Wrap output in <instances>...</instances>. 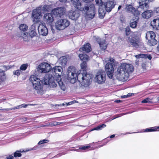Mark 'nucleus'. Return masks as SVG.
I'll list each match as a JSON object with an SVG mask.
<instances>
[{
	"mask_svg": "<svg viewBox=\"0 0 159 159\" xmlns=\"http://www.w3.org/2000/svg\"><path fill=\"white\" fill-rule=\"evenodd\" d=\"M134 70L133 66L131 64L122 63L115 72L116 78L122 81H126L129 77V73Z\"/></svg>",
	"mask_w": 159,
	"mask_h": 159,
	"instance_id": "nucleus-1",
	"label": "nucleus"
},
{
	"mask_svg": "<svg viewBox=\"0 0 159 159\" xmlns=\"http://www.w3.org/2000/svg\"><path fill=\"white\" fill-rule=\"evenodd\" d=\"M30 80L33 84L34 89L39 94H42L43 93V81L34 75H32L30 78Z\"/></svg>",
	"mask_w": 159,
	"mask_h": 159,
	"instance_id": "nucleus-2",
	"label": "nucleus"
},
{
	"mask_svg": "<svg viewBox=\"0 0 159 159\" xmlns=\"http://www.w3.org/2000/svg\"><path fill=\"white\" fill-rule=\"evenodd\" d=\"M128 42L135 48H138L143 45L140 39L135 34L131 35L129 37Z\"/></svg>",
	"mask_w": 159,
	"mask_h": 159,
	"instance_id": "nucleus-3",
	"label": "nucleus"
},
{
	"mask_svg": "<svg viewBox=\"0 0 159 159\" xmlns=\"http://www.w3.org/2000/svg\"><path fill=\"white\" fill-rule=\"evenodd\" d=\"M84 11L86 12V14L88 17L93 19L94 16L95 14V11L94 6L93 4L87 5L85 6L84 8Z\"/></svg>",
	"mask_w": 159,
	"mask_h": 159,
	"instance_id": "nucleus-4",
	"label": "nucleus"
},
{
	"mask_svg": "<svg viewBox=\"0 0 159 159\" xmlns=\"http://www.w3.org/2000/svg\"><path fill=\"white\" fill-rule=\"evenodd\" d=\"M95 80L99 84L104 83L106 80V73L105 71L100 70L96 73Z\"/></svg>",
	"mask_w": 159,
	"mask_h": 159,
	"instance_id": "nucleus-5",
	"label": "nucleus"
},
{
	"mask_svg": "<svg viewBox=\"0 0 159 159\" xmlns=\"http://www.w3.org/2000/svg\"><path fill=\"white\" fill-rule=\"evenodd\" d=\"M105 62H107V61H109L105 66L106 70L114 71V67L117 65L118 63L113 58L110 57L105 59Z\"/></svg>",
	"mask_w": 159,
	"mask_h": 159,
	"instance_id": "nucleus-6",
	"label": "nucleus"
},
{
	"mask_svg": "<svg viewBox=\"0 0 159 159\" xmlns=\"http://www.w3.org/2000/svg\"><path fill=\"white\" fill-rule=\"evenodd\" d=\"M77 71L75 68L73 66H70L68 69L66 74L67 79L68 80H74L76 78V72Z\"/></svg>",
	"mask_w": 159,
	"mask_h": 159,
	"instance_id": "nucleus-7",
	"label": "nucleus"
},
{
	"mask_svg": "<svg viewBox=\"0 0 159 159\" xmlns=\"http://www.w3.org/2000/svg\"><path fill=\"white\" fill-rule=\"evenodd\" d=\"M51 68V66L49 64L43 63L38 66V71L39 73H46L49 72Z\"/></svg>",
	"mask_w": 159,
	"mask_h": 159,
	"instance_id": "nucleus-8",
	"label": "nucleus"
},
{
	"mask_svg": "<svg viewBox=\"0 0 159 159\" xmlns=\"http://www.w3.org/2000/svg\"><path fill=\"white\" fill-rule=\"evenodd\" d=\"M41 9L42 7L40 6L33 11L32 15V17L34 19V22H37V19H40L42 16Z\"/></svg>",
	"mask_w": 159,
	"mask_h": 159,
	"instance_id": "nucleus-9",
	"label": "nucleus"
},
{
	"mask_svg": "<svg viewBox=\"0 0 159 159\" xmlns=\"http://www.w3.org/2000/svg\"><path fill=\"white\" fill-rule=\"evenodd\" d=\"M82 85L85 87L88 86L92 80V75L90 74L84 73Z\"/></svg>",
	"mask_w": 159,
	"mask_h": 159,
	"instance_id": "nucleus-10",
	"label": "nucleus"
},
{
	"mask_svg": "<svg viewBox=\"0 0 159 159\" xmlns=\"http://www.w3.org/2000/svg\"><path fill=\"white\" fill-rule=\"evenodd\" d=\"M65 8L63 7L57 8L54 9L52 11L54 16L57 17H61L65 13Z\"/></svg>",
	"mask_w": 159,
	"mask_h": 159,
	"instance_id": "nucleus-11",
	"label": "nucleus"
},
{
	"mask_svg": "<svg viewBox=\"0 0 159 159\" xmlns=\"http://www.w3.org/2000/svg\"><path fill=\"white\" fill-rule=\"evenodd\" d=\"M38 31L39 34L43 36H46L48 33L47 28L43 24H40L39 26Z\"/></svg>",
	"mask_w": 159,
	"mask_h": 159,
	"instance_id": "nucleus-12",
	"label": "nucleus"
},
{
	"mask_svg": "<svg viewBox=\"0 0 159 159\" xmlns=\"http://www.w3.org/2000/svg\"><path fill=\"white\" fill-rule=\"evenodd\" d=\"M53 15L50 13H46L44 15V20L48 24L51 23L54 20Z\"/></svg>",
	"mask_w": 159,
	"mask_h": 159,
	"instance_id": "nucleus-13",
	"label": "nucleus"
},
{
	"mask_svg": "<svg viewBox=\"0 0 159 159\" xmlns=\"http://www.w3.org/2000/svg\"><path fill=\"white\" fill-rule=\"evenodd\" d=\"M69 18L72 20H75L79 16V12L78 11H70L68 14Z\"/></svg>",
	"mask_w": 159,
	"mask_h": 159,
	"instance_id": "nucleus-14",
	"label": "nucleus"
},
{
	"mask_svg": "<svg viewBox=\"0 0 159 159\" xmlns=\"http://www.w3.org/2000/svg\"><path fill=\"white\" fill-rule=\"evenodd\" d=\"M71 4L76 9L80 11L84 10L81 7V3L79 0H70Z\"/></svg>",
	"mask_w": 159,
	"mask_h": 159,
	"instance_id": "nucleus-15",
	"label": "nucleus"
},
{
	"mask_svg": "<svg viewBox=\"0 0 159 159\" xmlns=\"http://www.w3.org/2000/svg\"><path fill=\"white\" fill-rule=\"evenodd\" d=\"M139 8L143 10H146L148 9L149 6L147 3V0H140L139 2Z\"/></svg>",
	"mask_w": 159,
	"mask_h": 159,
	"instance_id": "nucleus-16",
	"label": "nucleus"
},
{
	"mask_svg": "<svg viewBox=\"0 0 159 159\" xmlns=\"http://www.w3.org/2000/svg\"><path fill=\"white\" fill-rule=\"evenodd\" d=\"M126 9L129 12H131L134 15L137 16L139 14L140 12L138 10H136L131 5H127L125 7Z\"/></svg>",
	"mask_w": 159,
	"mask_h": 159,
	"instance_id": "nucleus-17",
	"label": "nucleus"
},
{
	"mask_svg": "<svg viewBox=\"0 0 159 159\" xmlns=\"http://www.w3.org/2000/svg\"><path fill=\"white\" fill-rule=\"evenodd\" d=\"M115 5V3L113 1H109L107 2L106 5L104 6V7H105L107 12H110L114 7Z\"/></svg>",
	"mask_w": 159,
	"mask_h": 159,
	"instance_id": "nucleus-18",
	"label": "nucleus"
},
{
	"mask_svg": "<svg viewBox=\"0 0 159 159\" xmlns=\"http://www.w3.org/2000/svg\"><path fill=\"white\" fill-rule=\"evenodd\" d=\"M91 50V48L90 44L87 43L84 44L83 47L80 48L79 51L81 52H89Z\"/></svg>",
	"mask_w": 159,
	"mask_h": 159,
	"instance_id": "nucleus-19",
	"label": "nucleus"
},
{
	"mask_svg": "<svg viewBox=\"0 0 159 159\" xmlns=\"http://www.w3.org/2000/svg\"><path fill=\"white\" fill-rule=\"evenodd\" d=\"M153 14V11L151 10L145 11L142 13V17L144 18L148 19L150 18Z\"/></svg>",
	"mask_w": 159,
	"mask_h": 159,
	"instance_id": "nucleus-20",
	"label": "nucleus"
},
{
	"mask_svg": "<svg viewBox=\"0 0 159 159\" xmlns=\"http://www.w3.org/2000/svg\"><path fill=\"white\" fill-rule=\"evenodd\" d=\"M151 25L154 28L159 30V18L154 19L151 22Z\"/></svg>",
	"mask_w": 159,
	"mask_h": 159,
	"instance_id": "nucleus-21",
	"label": "nucleus"
},
{
	"mask_svg": "<svg viewBox=\"0 0 159 159\" xmlns=\"http://www.w3.org/2000/svg\"><path fill=\"white\" fill-rule=\"evenodd\" d=\"M106 10L105 7H103L102 6L100 7L99 9L98 12L99 17L101 19L103 18L106 14Z\"/></svg>",
	"mask_w": 159,
	"mask_h": 159,
	"instance_id": "nucleus-22",
	"label": "nucleus"
},
{
	"mask_svg": "<svg viewBox=\"0 0 159 159\" xmlns=\"http://www.w3.org/2000/svg\"><path fill=\"white\" fill-rule=\"evenodd\" d=\"M50 77L48 75H46L43 78L41 81H43V84L47 85H48L51 81V79L50 78Z\"/></svg>",
	"mask_w": 159,
	"mask_h": 159,
	"instance_id": "nucleus-23",
	"label": "nucleus"
},
{
	"mask_svg": "<svg viewBox=\"0 0 159 159\" xmlns=\"http://www.w3.org/2000/svg\"><path fill=\"white\" fill-rule=\"evenodd\" d=\"M67 62V59L65 57H62L59 59L58 62L61 66H65Z\"/></svg>",
	"mask_w": 159,
	"mask_h": 159,
	"instance_id": "nucleus-24",
	"label": "nucleus"
},
{
	"mask_svg": "<svg viewBox=\"0 0 159 159\" xmlns=\"http://www.w3.org/2000/svg\"><path fill=\"white\" fill-rule=\"evenodd\" d=\"M62 68L61 66H56L52 69V72H54L56 74L59 75V73L61 72Z\"/></svg>",
	"mask_w": 159,
	"mask_h": 159,
	"instance_id": "nucleus-25",
	"label": "nucleus"
},
{
	"mask_svg": "<svg viewBox=\"0 0 159 159\" xmlns=\"http://www.w3.org/2000/svg\"><path fill=\"white\" fill-rule=\"evenodd\" d=\"M62 22V27L63 30L68 27L70 24V22L67 20L66 19H61Z\"/></svg>",
	"mask_w": 159,
	"mask_h": 159,
	"instance_id": "nucleus-26",
	"label": "nucleus"
},
{
	"mask_svg": "<svg viewBox=\"0 0 159 159\" xmlns=\"http://www.w3.org/2000/svg\"><path fill=\"white\" fill-rule=\"evenodd\" d=\"M135 57L137 58H148L149 60H151L152 57L150 55H148L145 54H140L135 55Z\"/></svg>",
	"mask_w": 159,
	"mask_h": 159,
	"instance_id": "nucleus-27",
	"label": "nucleus"
},
{
	"mask_svg": "<svg viewBox=\"0 0 159 159\" xmlns=\"http://www.w3.org/2000/svg\"><path fill=\"white\" fill-rule=\"evenodd\" d=\"M62 24L61 19L58 20L55 24L56 28L59 30H63L62 27Z\"/></svg>",
	"mask_w": 159,
	"mask_h": 159,
	"instance_id": "nucleus-28",
	"label": "nucleus"
},
{
	"mask_svg": "<svg viewBox=\"0 0 159 159\" xmlns=\"http://www.w3.org/2000/svg\"><path fill=\"white\" fill-rule=\"evenodd\" d=\"M155 35L153 31L148 32L146 34V38L149 40V39L155 38Z\"/></svg>",
	"mask_w": 159,
	"mask_h": 159,
	"instance_id": "nucleus-29",
	"label": "nucleus"
},
{
	"mask_svg": "<svg viewBox=\"0 0 159 159\" xmlns=\"http://www.w3.org/2000/svg\"><path fill=\"white\" fill-rule=\"evenodd\" d=\"M80 59L83 61H87L89 60V57L85 54H80L79 56Z\"/></svg>",
	"mask_w": 159,
	"mask_h": 159,
	"instance_id": "nucleus-30",
	"label": "nucleus"
},
{
	"mask_svg": "<svg viewBox=\"0 0 159 159\" xmlns=\"http://www.w3.org/2000/svg\"><path fill=\"white\" fill-rule=\"evenodd\" d=\"M84 75V74L79 73L77 75L76 74V77L77 78V80L80 82L81 83L82 85Z\"/></svg>",
	"mask_w": 159,
	"mask_h": 159,
	"instance_id": "nucleus-31",
	"label": "nucleus"
},
{
	"mask_svg": "<svg viewBox=\"0 0 159 159\" xmlns=\"http://www.w3.org/2000/svg\"><path fill=\"white\" fill-rule=\"evenodd\" d=\"M98 42V43L100 45V48L103 50H105L106 49L107 45L105 43V40H103L102 41L99 42L97 40Z\"/></svg>",
	"mask_w": 159,
	"mask_h": 159,
	"instance_id": "nucleus-32",
	"label": "nucleus"
},
{
	"mask_svg": "<svg viewBox=\"0 0 159 159\" xmlns=\"http://www.w3.org/2000/svg\"><path fill=\"white\" fill-rule=\"evenodd\" d=\"M0 79L2 81H5L6 79L5 71L1 69H0Z\"/></svg>",
	"mask_w": 159,
	"mask_h": 159,
	"instance_id": "nucleus-33",
	"label": "nucleus"
},
{
	"mask_svg": "<svg viewBox=\"0 0 159 159\" xmlns=\"http://www.w3.org/2000/svg\"><path fill=\"white\" fill-rule=\"evenodd\" d=\"M159 131V126L155 127L153 128H150L146 129H145L144 132H150L152 131Z\"/></svg>",
	"mask_w": 159,
	"mask_h": 159,
	"instance_id": "nucleus-34",
	"label": "nucleus"
},
{
	"mask_svg": "<svg viewBox=\"0 0 159 159\" xmlns=\"http://www.w3.org/2000/svg\"><path fill=\"white\" fill-rule=\"evenodd\" d=\"M19 28L20 31L25 32L28 29V26L26 24H22L20 25Z\"/></svg>",
	"mask_w": 159,
	"mask_h": 159,
	"instance_id": "nucleus-35",
	"label": "nucleus"
},
{
	"mask_svg": "<svg viewBox=\"0 0 159 159\" xmlns=\"http://www.w3.org/2000/svg\"><path fill=\"white\" fill-rule=\"evenodd\" d=\"M106 126V125L105 124H102V125H98L97 127L93 129L92 130H101L103 128Z\"/></svg>",
	"mask_w": 159,
	"mask_h": 159,
	"instance_id": "nucleus-36",
	"label": "nucleus"
},
{
	"mask_svg": "<svg viewBox=\"0 0 159 159\" xmlns=\"http://www.w3.org/2000/svg\"><path fill=\"white\" fill-rule=\"evenodd\" d=\"M57 83H58L61 89L63 91H65L66 88L64 84H63V82L61 80H60L59 81H57Z\"/></svg>",
	"mask_w": 159,
	"mask_h": 159,
	"instance_id": "nucleus-37",
	"label": "nucleus"
},
{
	"mask_svg": "<svg viewBox=\"0 0 159 159\" xmlns=\"http://www.w3.org/2000/svg\"><path fill=\"white\" fill-rule=\"evenodd\" d=\"M148 42L151 45L153 46L155 45L157 43V41L155 38H152L149 39Z\"/></svg>",
	"mask_w": 159,
	"mask_h": 159,
	"instance_id": "nucleus-38",
	"label": "nucleus"
},
{
	"mask_svg": "<svg viewBox=\"0 0 159 159\" xmlns=\"http://www.w3.org/2000/svg\"><path fill=\"white\" fill-rule=\"evenodd\" d=\"M30 36L27 33L25 32L22 38L24 41L27 42L29 41L30 39Z\"/></svg>",
	"mask_w": 159,
	"mask_h": 159,
	"instance_id": "nucleus-39",
	"label": "nucleus"
},
{
	"mask_svg": "<svg viewBox=\"0 0 159 159\" xmlns=\"http://www.w3.org/2000/svg\"><path fill=\"white\" fill-rule=\"evenodd\" d=\"M30 104H21L19 106H17L16 107H14V109H18L22 107L26 108L27 107L28 105H30Z\"/></svg>",
	"mask_w": 159,
	"mask_h": 159,
	"instance_id": "nucleus-40",
	"label": "nucleus"
},
{
	"mask_svg": "<svg viewBox=\"0 0 159 159\" xmlns=\"http://www.w3.org/2000/svg\"><path fill=\"white\" fill-rule=\"evenodd\" d=\"M25 32H23L21 31H18L16 34V36L17 37L22 38L23 36L24 35V34H25Z\"/></svg>",
	"mask_w": 159,
	"mask_h": 159,
	"instance_id": "nucleus-41",
	"label": "nucleus"
},
{
	"mask_svg": "<svg viewBox=\"0 0 159 159\" xmlns=\"http://www.w3.org/2000/svg\"><path fill=\"white\" fill-rule=\"evenodd\" d=\"M137 23V20L131 21L130 24V26L133 28H135L136 27Z\"/></svg>",
	"mask_w": 159,
	"mask_h": 159,
	"instance_id": "nucleus-42",
	"label": "nucleus"
},
{
	"mask_svg": "<svg viewBox=\"0 0 159 159\" xmlns=\"http://www.w3.org/2000/svg\"><path fill=\"white\" fill-rule=\"evenodd\" d=\"M86 62V61H83V63L80 64L81 68L84 70H85L87 67V65Z\"/></svg>",
	"mask_w": 159,
	"mask_h": 159,
	"instance_id": "nucleus-43",
	"label": "nucleus"
},
{
	"mask_svg": "<svg viewBox=\"0 0 159 159\" xmlns=\"http://www.w3.org/2000/svg\"><path fill=\"white\" fill-rule=\"evenodd\" d=\"M107 71V75L109 78L110 79H111L113 75V73L114 72V71H110V70H106Z\"/></svg>",
	"mask_w": 159,
	"mask_h": 159,
	"instance_id": "nucleus-44",
	"label": "nucleus"
},
{
	"mask_svg": "<svg viewBox=\"0 0 159 159\" xmlns=\"http://www.w3.org/2000/svg\"><path fill=\"white\" fill-rule=\"evenodd\" d=\"M49 6L48 5H45L43 6L42 7V10L45 12L46 11H48L49 9Z\"/></svg>",
	"mask_w": 159,
	"mask_h": 159,
	"instance_id": "nucleus-45",
	"label": "nucleus"
},
{
	"mask_svg": "<svg viewBox=\"0 0 159 159\" xmlns=\"http://www.w3.org/2000/svg\"><path fill=\"white\" fill-rule=\"evenodd\" d=\"M48 85L50 87V88H55L57 86V84L55 82H51V81Z\"/></svg>",
	"mask_w": 159,
	"mask_h": 159,
	"instance_id": "nucleus-46",
	"label": "nucleus"
},
{
	"mask_svg": "<svg viewBox=\"0 0 159 159\" xmlns=\"http://www.w3.org/2000/svg\"><path fill=\"white\" fill-rule=\"evenodd\" d=\"M30 35L31 38L34 37L36 35L37 33L36 32V30H30Z\"/></svg>",
	"mask_w": 159,
	"mask_h": 159,
	"instance_id": "nucleus-47",
	"label": "nucleus"
},
{
	"mask_svg": "<svg viewBox=\"0 0 159 159\" xmlns=\"http://www.w3.org/2000/svg\"><path fill=\"white\" fill-rule=\"evenodd\" d=\"M130 33V30L129 27H127L125 28V34L126 36L129 35Z\"/></svg>",
	"mask_w": 159,
	"mask_h": 159,
	"instance_id": "nucleus-48",
	"label": "nucleus"
},
{
	"mask_svg": "<svg viewBox=\"0 0 159 159\" xmlns=\"http://www.w3.org/2000/svg\"><path fill=\"white\" fill-rule=\"evenodd\" d=\"M19 151H16L14 153V156L15 157H20L21 156V154L20 152H19Z\"/></svg>",
	"mask_w": 159,
	"mask_h": 159,
	"instance_id": "nucleus-49",
	"label": "nucleus"
},
{
	"mask_svg": "<svg viewBox=\"0 0 159 159\" xmlns=\"http://www.w3.org/2000/svg\"><path fill=\"white\" fill-rule=\"evenodd\" d=\"M152 101V99H150V98H148L143 100L142 101V103H147V102H151Z\"/></svg>",
	"mask_w": 159,
	"mask_h": 159,
	"instance_id": "nucleus-50",
	"label": "nucleus"
},
{
	"mask_svg": "<svg viewBox=\"0 0 159 159\" xmlns=\"http://www.w3.org/2000/svg\"><path fill=\"white\" fill-rule=\"evenodd\" d=\"M50 126H51L52 125H54L56 126L58 125H60L61 123L60 122H57L56 121H53L51 122H50Z\"/></svg>",
	"mask_w": 159,
	"mask_h": 159,
	"instance_id": "nucleus-51",
	"label": "nucleus"
},
{
	"mask_svg": "<svg viewBox=\"0 0 159 159\" xmlns=\"http://www.w3.org/2000/svg\"><path fill=\"white\" fill-rule=\"evenodd\" d=\"M36 25L35 23H34L32 25L30 28V30H36Z\"/></svg>",
	"mask_w": 159,
	"mask_h": 159,
	"instance_id": "nucleus-52",
	"label": "nucleus"
},
{
	"mask_svg": "<svg viewBox=\"0 0 159 159\" xmlns=\"http://www.w3.org/2000/svg\"><path fill=\"white\" fill-rule=\"evenodd\" d=\"M27 65L26 64H24L22 65L20 67V69L21 70H24L27 68Z\"/></svg>",
	"mask_w": 159,
	"mask_h": 159,
	"instance_id": "nucleus-53",
	"label": "nucleus"
},
{
	"mask_svg": "<svg viewBox=\"0 0 159 159\" xmlns=\"http://www.w3.org/2000/svg\"><path fill=\"white\" fill-rule=\"evenodd\" d=\"M48 142V140L47 139H43L42 140H41L39 142L38 144L40 145L44 143H47Z\"/></svg>",
	"mask_w": 159,
	"mask_h": 159,
	"instance_id": "nucleus-54",
	"label": "nucleus"
},
{
	"mask_svg": "<svg viewBox=\"0 0 159 159\" xmlns=\"http://www.w3.org/2000/svg\"><path fill=\"white\" fill-rule=\"evenodd\" d=\"M95 2L96 4L101 7L102 6V3L101 0H95Z\"/></svg>",
	"mask_w": 159,
	"mask_h": 159,
	"instance_id": "nucleus-55",
	"label": "nucleus"
},
{
	"mask_svg": "<svg viewBox=\"0 0 159 159\" xmlns=\"http://www.w3.org/2000/svg\"><path fill=\"white\" fill-rule=\"evenodd\" d=\"M20 70H18L13 71V74L17 75H19L20 74Z\"/></svg>",
	"mask_w": 159,
	"mask_h": 159,
	"instance_id": "nucleus-56",
	"label": "nucleus"
},
{
	"mask_svg": "<svg viewBox=\"0 0 159 159\" xmlns=\"http://www.w3.org/2000/svg\"><path fill=\"white\" fill-rule=\"evenodd\" d=\"M90 147L89 146H83L81 147H80L79 148V149H82V150H85L86 149H88Z\"/></svg>",
	"mask_w": 159,
	"mask_h": 159,
	"instance_id": "nucleus-57",
	"label": "nucleus"
},
{
	"mask_svg": "<svg viewBox=\"0 0 159 159\" xmlns=\"http://www.w3.org/2000/svg\"><path fill=\"white\" fill-rule=\"evenodd\" d=\"M14 107L13 108H7V109H1L0 110H5L6 111H10V110H15V109H14Z\"/></svg>",
	"mask_w": 159,
	"mask_h": 159,
	"instance_id": "nucleus-58",
	"label": "nucleus"
},
{
	"mask_svg": "<svg viewBox=\"0 0 159 159\" xmlns=\"http://www.w3.org/2000/svg\"><path fill=\"white\" fill-rule=\"evenodd\" d=\"M50 124L49 123H46L45 124H43L41 126V127H48V126H50Z\"/></svg>",
	"mask_w": 159,
	"mask_h": 159,
	"instance_id": "nucleus-59",
	"label": "nucleus"
},
{
	"mask_svg": "<svg viewBox=\"0 0 159 159\" xmlns=\"http://www.w3.org/2000/svg\"><path fill=\"white\" fill-rule=\"evenodd\" d=\"M154 13H159V8H157L156 10H154L153 11Z\"/></svg>",
	"mask_w": 159,
	"mask_h": 159,
	"instance_id": "nucleus-60",
	"label": "nucleus"
},
{
	"mask_svg": "<svg viewBox=\"0 0 159 159\" xmlns=\"http://www.w3.org/2000/svg\"><path fill=\"white\" fill-rule=\"evenodd\" d=\"M7 159H12L13 158V156L12 155H9L6 157Z\"/></svg>",
	"mask_w": 159,
	"mask_h": 159,
	"instance_id": "nucleus-61",
	"label": "nucleus"
},
{
	"mask_svg": "<svg viewBox=\"0 0 159 159\" xmlns=\"http://www.w3.org/2000/svg\"><path fill=\"white\" fill-rule=\"evenodd\" d=\"M142 67L143 69H146V64L145 63H143L142 64Z\"/></svg>",
	"mask_w": 159,
	"mask_h": 159,
	"instance_id": "nucleus-62",
	"label": "nucleus"
},
{
	"mask_svg": "<svg viewBox=\"0 0 159 159\" xmlns=\"http://www.w3.org/2000/svg\"><path fill=\"white\" fill-rule=\"evenodd\" d=\"M135 64L137 65L138 66L139 65V61L138 60H136L135 61Z\"/></svg>",
	"mask_w": 159,
	"mask_h": 159,
	"instance_id": "nucleus-63",
	"label": "nucleus"
},
{
	"mask_svg": "<svg viewBox=\"0 0 159 159\" xmlns=\"http://www.w3.org/2000/svg\"><path fill=\"white\" fill-rule=\"evenodd\" d=\"M122 101L120 100H116L115 101V102H116L117 103H119L121 102Z\"/></svg>",
	"mask_w": 159,
	"mask_h": 159,
	"instance_id": "nucleus-64",
	"label": "nucleus"
}]
</instances>
